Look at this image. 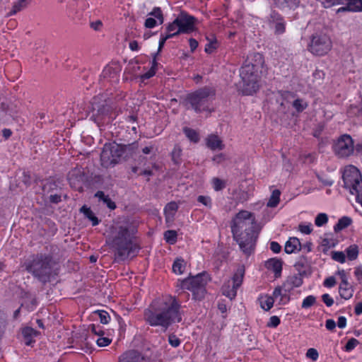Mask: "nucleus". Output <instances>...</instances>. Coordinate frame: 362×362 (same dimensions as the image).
<instances>
[{"label":"nucleus","mask_w":362,"mask_h":362,"mask_svg":"<svg viewBox=\"0 0 362 362\" xmlns=\"http://www.w3.org/2000/svg\"><path fill=\"white\" fill-rule=\"evenodd\" d=\"M136 228V223L127 218L117 221L112 226L110 241L118 259L124 260L138 252L139 247L133 242Z\"/></svg>","instance_id":"nucleus-1"},{"label":"nucleus","mask_w":362,"mask_h":362,"mask_svg":"<svg viewBox=\"0 0 362 362\" xmlns=\"http://www.w3.org/2000/svg\"><path fill=\"white\" fill-rule=\"evenodd\" d=\"M180 307L175 297H167L151 305L144 311V320L151 326H160L167 329L172 324L181 322Z\"/></svg>","instance_id":"nucleus-2"},{"label":"nucleus","mask_w":362,"mask_h":362,"mask_svg":"<svg viewBox=\"0 0 362 362\" xmlns=\"http://www.w3.org/2000/svg\"><path fill=\"white\" fill-rule=\"evenodd\" d=\"M251 216L250 212L243 210L236 214L231 223L233 237L245 254L251 253L255 241L252 230L255 220L250 219Z\"/></svg>","instance_id":"nucleus-3"},{"label":"nucleus","mask_w":362,"mask_h":362,"mask_svg":"<svg viewBox=\"0 0 362 362\" xmlns=\"http://www.w3.org/2000/svg\"><path fill=\"white\" fill-rule=\"evenodd\" d=\"M23 266L28 272L42 284L49 282L57 275L56 263L50 255L38 253L33 255Z\"/></svg>","instance_id":"nucleus-4"},{"label":"nucleus","mask_w":362,"mask_h":362,"mask_svg":"<svg viewBox=\"0 0 362 362\" xmlns=\"http://www.w3.org/2000/svg\"><path fill=\"white\" fill-rule=\"evenodd\" d=\"M263 63V57L259 53L250 54L245 61L240 72L244 94L252 95L259 89L258 72Z\"/></svg>","instance_id":"nucleus-5"},{"label":"nucleus","mask_w":362,"mask_h":362,"mask_svg":"<svg viewBox=\"0 0 362 362\" xmlns=\"http://www.w3.org/2000/svg\"><path fill=\"white\" fill-rule=\"evenodd\" d=\"M90 119L96 124L109 123L115 119L118 112L111 100L103 99V96L94 97L90 103Z\"/></svg>","instance_id":"nucleus-6"},{"label":"nucleus","mask_w":362,"mask_h":362,"mask_svg":"<svg viewBox=\"0 0 362 362\" xmlns=\"http://www.w3.org/2000/svg\"><path fill=\"white\" fill-rule=\"evenodd\" d=\"M215 95L214 89L204 87L187 95L185 102L187 109L196 112L209 110L210 100Z\"/></svg>","instance_id":"nucleus-7"},{"label":"nucleus","mask_w":362,"mask_h":362,"mask_svg":"<svg viewBox=\"0 0 362 362\" xmlns=\"http://www.w3.org/2000/svg\"><path fill=\"white\" fill-rule=\"evenodd\" d=\"M137 148V143L124 146V148L117 144H105L100 153L101 165L106 168L113 167L118 163L124 151H134Z\"/></svg>","instance_id":"nucleus-8"},{"label":"nucleus","mask_w":362,"mask_h":362,"mask_svg":"<svg viewBox=\"0 0 362 362\" xmlns=\"http://www.w3.org/2000/svg\"><path fill=\"white\" fill-rule=\"evenodd\" d=\"M345 188L356 196V201L362 206V178L358 169L353 165L347 167L342 175Z\"/></svg>","instance_id":"nucleus-9"},{"label":"nucleus","mask_w":362,"mask_h":362,"mask_svg":"<svg viewBox=\"0 0 362 362\" xmlns=\"http://www.w3.org/2000/svg\"><path fill=\"white\" fill-rule=\"evenodd\" d=\"M332 47V40L327 35L315 33L312 35L308 49L315 55L323 56L331 50Z\"/></svg>","instance_id":"nucleus-10"},{"label":"nucleus","mask_w":362,"mask_h":362,"mask_svg":"<svg viewBox=\"0 0 362 362\" xmlns=\"http://www.w3.org/2000/svg\"><path fill=\"white\" fill-rule=\"evenodd\" d=\"M245 275V267L239 266L231 279L225 281L221 288L223 295L233 300L237 295L238 288L242 285Z\"/></svg>","instance_id":"nucleus-11"},{"label":"nucleus","mask_w":362,"mask_h":362,"mask_svg":"<svg viewBox=\"0 0 362 362\" xmlns=\"http://www.w3.org/2000/svg\"><path fill=\"white\" fill-rule=\"evenodd\" d=\"M332 148L337 157L340 158H348L354 151V141L351 136L344 134L334 142Z\"/></svg>","instance_id":"nucleus-12"},{"label":"nucleus","mask_w":362,"mask_h":362,"mask_svg":"<svg viewBox=\"0 0 362 362\" xmlns=\"http://www.w3.org/2000/svg\"><path fill=\"white\" fill-rule=\"evenodd\" d=\"M206 277L203 274H198L188 279H185L180 284L182 289L189 290L193 292L204 291V287L206 284Z\"/></svg>","instance_id":"nucleus-13"},{"label":"nucleus","mask_w":362,"mask_h":362,"mask_svg":"<svg viewBox=\"0 0 362 362\" xmlns=\"http://www.w3.org/2000/svg\"><path fill=\"white\" fill-rule=\"evenodd\" d=\"M176 23L179 26L178 31L180 33H190L194 30V21L193 16L188 15L187 13L181 12L175 18Z\"/></svg>","instance_id":"nucleus-14"},{"label":"nucleus","mask_w":362,"mask_h":362,"mask_svg":"<svg viewBox=\"0 0 362 362\" xmlns=\"http://www.w3.org/2000/svg\"><path fill=\"white\" fill-rule=\"evenodd\" d=\"M119 362H151V360L138 351L129 350L120 356Z\"/></svg>","instance_id":"nucleus-15"},{"label":"nucleus","mask_w":362,"mask_h":362,"mask_svg":"<svg viewBox=\"0 0 362 362\" xmlns=\"http://www.w3.org/2000/svg\"><path fill=\"white\" fill-rule=\"evenodd\" d=\"M271 28H274L275 34L280 35L285 32V24L281 16L276 13L272 12L268 19Z\"/></svg>","instance_id":"nucleus-16"},{"label":"nucleus","mask_w":362,"mask_h":362,"mask_svg":"<svg viewBox=\"0 0 362 362\" xmlns=\"http://www.w3.org/2000/svg\"><path fill=\"white\" fill-rule=\"evenodd\" d=\"M290 291L284 284L281 286H277L274 288L272 296L274 300L279 299V304L285 305L290 300Z\"/></svg>","instance_id":"nucleus-17"},{"label":"nucleus","mask_w":362,"mask_h":362,"mask_svg":"<svg viewBox=\"0 0 362 362\" xmlns=\"http://www.w3.org/2000/svg\"><path fill=\"white\" fill-rule=\"evenodd\" d=\"M206 145L211 151H221L225 148L222 139L216 134H210L207 136Z\"/></svg>","instance_id":"nucleus-18"},{"label":"nucleus","mask_w":362,"mask_h":362,"mask_svg":"<svg viewBox=\"0 0 362 362\" xmlns=\"http://www.w3.org/2000/svg\"><path fill=\"white\" fill-rule=\"evenodd\" d=\"M346 6H342L337 10V13L351 11L359 12L362 11V0H346Z\"/></svg>","instance_id":"nucleus-19"},{"label":"nucleus","mask_w":362,"mask_h":362,"mask_svg":"<svg viewBox=\"0 0 362 362\" xmlns=\"http://www.w3.org/2000/svg\"><path fill=\"white\" fill-rule=\"evenodd\" d=\"M354 292V287L348 282L341 283L339 286V293L340 296L345 299L349 300L352 298Z\"/></svg>","instance_id":"nucleus-20"},{"label":"nucleus","mask_w":362,"mask_h":362,"mask_svg":"<svg viewBox=\"0 0 362 362\" xmlns=\"http://www.w3.org/2000/svg\"><path fill=\"white\" fill-rule=\"evenodd\" d=\"M301 249L300 240L297 238H290L286 243L284 250L286 253L291 254Z\"/></svg>","instance_id":"nucleus-21"},{"label":"nucleus","mask_w":362,"mask_h":362,"mask_svg":"<svg viewBox=\"0 0 362 362\" xmlns=\"http://www.w3.org/2000/svg\"><path fill=\"white\" fill-rule=\"evenodd\" d=\"M274 4L282 9H296L300 4V0H273Z\"/></svg>","instance_id":"nucleus-22"},{"label":"nucleus","mask_w":362,"mask_h":362,"mask_svg":"<svg viewBox=\"0 0 362 362\" xmlns=\"http://www.w3.org/2000/svg\"><path fill=\"white\" fill-rule=\"evenodd\" d=\"M302 284V278L298 275H294L288 278L283 284L291 291L294 288L300 286Z\"/></svg>","instance_id":"nucleus-23"},{"label":"nucleus","mask_w":362,"mask_h":362,"mask_svg":"<svg viewBox=\"0 0 362 362\" xmlns=\"http://www.w3.org/2000/svg\"><path fill=\"white\" fill-rule=\"evenodd\" d=\"M267 267L274 272L276 277L280 276L282 269V263L280 260L272 259L267 262Z\"/></svg>","instance_id":"nucleus-24"},{"label":"nucleus","mask_w":362,"mask_h":362,"mask_svg":"<svg viewBox=\"0 0 362 362\" xmlns=\"http://www.w3.org/2000/svg\"><path fill=\"white\" fill-rule=\"evenodd\" d=\"M80 211L84 214L86 218H88L92 222V225L93 226H97L99 223L98 218L95 216L94 213L89 207L83 206L81 208Z\"/></svg>","instance_id":"nucleus-25"},{"label":"nucleus","mask_w":362,"mask_h":362,"mask_svg":"<svg viewBox=\"0 0 362 362\" xmlns=\"http://www.w3.org/2000/svg\"><path fill=\"white\" fill-rule=\"evenodd\" d=\"M259 300L261 308L264 310H270L273 307L274 303V299L272 296H261Z\"/></svg>","instance_id":"nucleus-26"},{"label":"nucleus","mask_w":362,"mask_h":362,"mask_svg":"<svg viewBox=\"0 0 362 362\" xmlns=\"http://www.w3.org/2000/svg\"><path fill=\"white\" fill-rule=\"evenodd\" d=\"M352 221L351 218L347 216H343L339 219L337 223L334 226V230L339 232L351 225Z\"/></svg>","instance_id":"nucleus-27"},{"label":"nucleus","mask_w":362,"mask_h":362,"mask_svg":"<svg viewBox=\"0 0 362 362\" xmlns=\"http://www.w3.org/2000/svg\"><path fill=\"white\" fill-rule=\"evenodd\" d=\"M95 196L98 197L99 200L103 201V203L106 204L109 209H115L116 208L115 202H112L110 197L105 195L103 192L98 191L95 193Z\"/></svg>","instance_id":"nucleus-28"},{"label":"nucleus","mask_w":362,"mask_h":362,"mask_svg":"<svg viewBox=\"0 0 362 362\" xmlns=\"http://www.w3.org/2000/svg\"><path fill=\"white\" fill-rule=\"evenodd\" d=\"M183 132L191 141L197 143L199 141V136L196 130L189 127H184Z\"/></svg>","instance_id":"nucleus-29"},{"label":"nucleus","mask_w":362,"mask_h":362,"mask_svg":"<svg viewBox=\"0 0 362 362\" xmlns=\"http://www.w3.org/2000/svg\"><path fill=\"white\" fill-rule=\"evenodd\" d=\"M178 209L175 202H170L165 207V214L166 219L172 218Z\"/></svg>","instance_id":"nucleus-30"},{"label":"nucleus","mask_w":362,"mask_h":362,"mask_svg":"<svg viewBox=\"0 0 362 362\" xmlns=\"http://www.w3.org/2000/svg\"><path fill=\"white\" fill-rule=\"evenodd\" d=\"M280 194L281 192L279 189H274L272 193L269 202H267V206L276 207L279 202Z\"/></svg>","instance_id":"nucleus-31"},{"label":"nucleus","mask_w":362,"mask_h":362,"mask_svg":"<svg viewBox=\"0 0 362 362\" xmlns=\"http://www.w3.org/2000/svg\"><path fill=\"white\" fill-rule=\"evenodd\" d=\"M348 259L355 260L358 255V247L356 245H351L346 249Z\"/></svg>","instance_id":"nucleus-32"},{"label":"nucleus","mask_w":362,"mask_h":362,"mask_svg":"<svg viewBox=\"0 0 362 362\" xmlns=\"http://www.w3.org/2000/svg\"><path fill=\"white\" fill-rule=\"evenodd\" d=\"M208 40V43L205 47V52L206 53L213 52L217 47V40L214 35H211L210 37H206Z\"/></svg>","instance_id":"nucleus-33"},{"label":"nucleus","mask_w":362,"mask_h":362,"mask_svg":"<svg viewBox=\"0 0 362 362\" xmlns=\"http://www.w3.org/2000/svg\"><path fill=\"white\" fill-rule=\"evenodd\" d=\"M27 6L28 5H26V4H25L24 1H21V0H17L16 2H14L11 11L8 13V16L15 15L18 12H19L21 10L26 8Z\"/></svg>","instance_id":"nucleus-34"},{"label":"nucleus","mask_w":362,"mask_h":362,"mask_svg":"<svg viewBox=\"0 0 362 362\" xmlns=\"http://www.w3.org/2000/svg\"><path fill=\"white\" fill-rule=\"evenodd\" d=\"M185 269V263L182 259H177L173 265V271L177 274H181Z\"/></svg>","instance_id":"nucleus-35"},{"label":"nucleus","mask_w":362,"mask_h":362,"mask_svg":"<svg viewBox=\"0 0 362 362\" xmlns=\"http://www.w3.org/2000/svg\"><path fill=\"white\" fill-rule=\"evenodd\" d=\"M178 29H180L179 26L177 25L176 21L175 19L171 23H170L168 25V27L166 28V31H167L166 35H170V37L176 36V35L180 34V31H178Z\"/></svg>","instance_id":"nucleus-36"},{"label":"nucleus","mask_w":362,"mask_h":362,"mask_svg":"<svg viewBox=\"0 0 362 362\" xmlns=\"http://www.w3.org/2000/svg\"><path fill=\"white\" fill-rule=\"evenodd\" d=\"M182 148L179 145H175L171 153L172 160L175 164L181 162Z\"/></svg>","instance_id":"nucleus-37"},{"label":"nucleus","mask_w":362,"mask_h":362,"mask_svg":"<svg viewBox=\"0 0 362 362\" xmlns=\"http://www.w3.org/2000/svg\"><path fill=\"white\" fill-rule=\"evenodd\" d=\"M177 232L175 230H169L164 233V239L170 244H174L177 240Z\"/></svg>","instance_id":"nucleus-38"},{"label":"nucleus","mask_w":362,"mask_h":362,"mask_svg":"<svg viewBox=\"0 0 362 362\" xmlns=\"http://www.w3.org/2000/svg\"><path fill=\"white\" fill-rule=\"evenodd\" d=\"M293 107L298 112H301L308 107V103L304 100L298 98L293 102Z\"/></svg>","instance_id":"nucleus-39"},{"label":"nucleus","mask_w":362,"mask_h":362,"mask_svg":"<svg viewBox=\"0 0 362 362\" xmlns=\"http://www.w3.org/2000/svg\"><path fill=\"white\" fill-rule=\"evenodd\" d=\"M328 222V216L325 213H320L315 218V224L317 227H321Z\"/></svg>","instance_id":"nucleus-40"},{"label":"nucleus","mask_w":362,"mask_h":362,"mask_svg":"<svg viewBox=\"0 0 362 362\" xmlns=\"http://www.w3.org/2000/svg\"><path fill=\"white\" fill-rule=\"evenodd\" d=\"M331 257L333 260L341 264L346 262L345 254L341 251H332L331 252Z\"/></svg>","instance_id":"nucleus-41"},{"label":"nucleus","mask_w":362,"mask_h":362,"mask_svg":"<svg viewBox=\"0 0 362 362\" xmlns=\"http://www.w3.org/2000/svg\"><path fill=\"white\" fill-rule=\"evenodd\" d=\"M211 183L215 191H220L226 187V182L218 177H214Z\"/></svg>","instance_id":"nucleus-42"},{"label":"nucleus","mask_w":362,"mask_h":362,"mask_svg":"<svg viewBox=\"0 0 362 362\" xmlns=\"http://www.w3.org/2000/svg\"><path fill=\"white\" fill-rule=\"evenodd\" d=\"M23 338H34L38 334V332L30 327H26L22 329Z\"/></svg>","instance_id":"nucleus-43"},{"label":"nucleus","mask_w":362,"mask_h":362,"mask_svg":"<svg viewBox=\"0 0 362 362\" xmlns=\"http://www.w3.org/2000/svg\"><path fill=\"white\" fill-rule=\"evenodd\" d=\"M316 303V298L314 296L310 295L307 296L302 302L301 307L307 309L314 305Z\"/></svg>","instance_id":"nucleus-44"},{"label":"nucleus","mask_w":362,"mask_h":362,"mask_svg":"<svg viewBox=\"0 0 362 362\" xmlns=\"http://www.w3.org/2000/svg\"><path fill=\"white\" fill-rule=\"evenodd\" d=\"M298 230L304 234H310L313 231L311 223H301L298 226Z\"/></svg>","instance_id":"nucleus-45"},{"label":"nucleus","mask_w":362,"mask_h":362,"mask_svg":"<svg viewBox=\"0 0 362 362\" xmlns=\"http://www.w3.org/2000/svg\"><path fill=\"white\" fill-rule=\"evenodd\" d=\"M98 315L100 321L103 324H107L110 320V315L105 310H97L95 312Z\"/></svg>","instance_id":"nucleus-46"},{"label":"nucleus","mask_w":362,"mask_h":362,"mask_svg":"<svg viewBox=\"0 0 362 362\" xmlns=\"http://www.w3.org/2000/svg\"><path fill=\"white\" fill-rule=\"evenodd\" d=\"M149 15L156 18L160 21V24L163 23V16L160 8L155 7Z\"/></svg>","instance_id":"nucleus-47"},{"label":"nucleus","mask_w":362,"mask_h":362,"mask_svg":"<svg viewBox=\"0 0 362 362\" xmlns=\"http://www.w3.org/2000/svg\"><path fill=\"white\" fill-rule=\"evenodd\" d=\"M197 201L208 208L212 206L211 199L208 196L200 195L197 197Z\"/></svg>","instance_id":"nucleus-48"},{"label":"nucleus","mask_w":362,"mask_h":362,"mask_svg":"<svg viewBox=\"0 0 362 362\" xmlns=\"http://www.w3.org/2000/svg\"><path fill=\"white\" fill-rule=\"evenodd\" d=\"M156 66H157V62L156 61V59L154 58L153 60V65H152L151 69L142 76V78L148 79V78H150L151 77H152L153 76H154L156 74Z\"/></svg>","instance_id":"nucleus-49"},{"label":"nucleus","mask_w":362,"mask_h":362,"mask_svg":"<svg viewBox=\"0 0 362 362\" xmlns=\"http://www.w3.org/2000/svg\"><path fill=\"white\" fill-rule=\"evenodd\" d=\"M359 344L358 341L354 338L350 339L346 346H345V350L346 351H351L353 350L358 344Z\"/></svg>","instance_id":"nucleus-50"},{"label":"nucleus","mask_w":362,"mask_h":362,"mask_svg":"<svg viewBox=\"0 0 362 362\" xmlns=\"http://www.w3.org/2000/svg\"><path fill=\"white\" fill-rule=\"evenodd\" d=\"M336 245H337V242L335 240H333V239L325 238V239H323V240L322 242V245L327 248L334 247H335Z\"/></svg>","instance_id":"nucleus-51"},{"label":"nucleus","mask_w":362,"mask_h":362,"mask_svg":"<svg viewBox=\"0 0 362 362\" xmlns=\"http://www.w3.org/2000/svg\"><path fill=\"white\" fill-rule=\"evenodd\" d=\"M306 356L313 361H316L318 358V352L316 349L310 348L307 351Z\"/></svg>","instance_id":"nucleus-52"},{"label":"nucleus","mask_w":362,"mask_h":362,"mask_svg":"<svg viewBox=\"0 0 362 362\" xmlns=\"http://www.w3.org/2000/svg\"><path fill=\"white\" fill-rule=\"evenodd\" d=\"M169 344L173 347H177L180 344V340L175 335L171 334L168 337Z\"/></svg>","instance_id":"nucleus-53"},{"label":"nucleus","mask_w":362,"mask_h":362,"mask_svg":"<svg viewBox=\"0 0 362 362\" xmlns=\"http://www.w3.org/2000/svg\"><path fill=\"white\" fill-rule=\"evenodd\" d=\"M322 300L328 307H330L334 304L333 298L328 293L323 294L322 296Z\"/></svg>","instance_id":"nucleus-54"},{"label":"nucleus","mask_w":362,"mask_h":362,"mask_svg":"<svg viewBox=\"0 0 362 362\" xmlns=\"http://www.w3.org/2000/svg\"><path fill=\"white\" fill-rule=\"evenodd\" d=\"M89 329L95 335H98V336L104 335V332L101 329V328L99 326H96L93 324L89 326Z\"/></svg>","instance_id":"nucleus-55"},{"label":"nucleus","mask_w":362,"mask_h":362,"mask_svg":"<svg viewBox=\"0 0 362 362\" xmlns=\"http://www.w3.org/2000/svg\"><path fill=\"white\" fill-rule=\"evenodd\" d=\"M280 324V319L277 316H272L267 324L268 327H276Z\"/></svg>","instance_id":"nucleus-56"},{"label":"nucleus","mask_w":362,"mask_h":362,"mask_svg":"<svg viewBox=\"0 0 362 362\" xmlns=\"http://www.w3.org/2000/svg\"><path fill=\"white\" fill-rule=\"evenodd\" d=\"M96 342L99 346H106L111 343V339L107 337H100Z\"/></svg>","instance_id":"nucleus-57"},{"label":"nucleus","mask_w":362,"mask_h":362,"mask_svg":"<svg viewBox=\"0 0 362 362\" xmlns=\"http://www.w3.org/2000/svg\"><path fill=\"white\" fill-rule=\"evenodd\" d=\"M336 284V280L334 276L327 278L324 281V286L328 288L333 287Z\"/></svg>","instance_id":"nucleus-58"},{"label":"nucleus","mask_w":362,"mask_h":362,"mask_svg":"<svg viewBox=\"0 0 362 362\" xmlns=\"http://www.w3.org/2000/svg\"><path fill=\"white\" fill-rule=\"evenodd\" d=\"M144 25L148 28H153L156 25V21L153 18H148L145 21Z\"/></svg>","instance_id":"nucleus-59"},{"label":"nucleus","mask_w":362,"mask_h":362,"mask_svg":"<svg viewBox=\"0 0 362 362\" xmlns=\"http://www.w3.org/2000/svg\"><path fill=\"white\" fill-rule=\"evenodd\" d=\"M270 249L275 253H279L281 251V247L276 242H272L270 243Z\"/></svg>","instance_id":"nucleus-60"},{"label":"nucleus","mask_w":362,"mask_h":362,"mask_svg":"<svg viewBox=\"0 0 362 362\" xmlns=\"http://www.w3.org/2000/svg\"><path fill=\"white\" fill-rule=\"evenodd\" d=\"M49 200L52 203L57 204L61 202V196L57 194H50L49 197Z\"/></svg>","instance_id":"nucleus-61"},{"label":"nucleus","mask_w":362,"mask_h":362,"mask_svg":"<svg viewBox=\"0 0 362 362\" xmlns=\"http://www.w3.org/2000/svg\"><path fill=\"white\" fill-rule=\"evenodd\" d=\"M337 274L341 279V283L348 282V278L346 276V272L344 269L339 270Z\"/></svg>","instance_id":"nucleus-62"},{"label":"nucleus","mask_w":362,"mask_h":362,"mask_svg":"<svg viewBox=\"0 0 362 362\" xmlns=\"http://www.w3.org/2000/svg\"><path fill=\"white\" fill-rule=\"evenodd\" d=\"M325 327L328 330H333L336 327V322L332 319H329L326 321Z\"/></svg>","instance_id":"nucleus-63"},{"label":"nucleus","mask_w":362,"mask_h":362,"mask_svg":"<svg viewBox=\"0 0 362 362\" xmlns=\"http://www.w3.org/2000/svg\"><path fill=\"white\" fill-rule=\"evenodd\" d=\"M354 313L356 315H360L362 314V301L358 303L354 308Z\"/></svg>","instance_id":"nucleus-64"}]
</instances>
